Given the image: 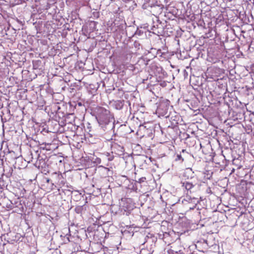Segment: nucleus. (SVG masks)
<instances>
[{
    "label": "nucleus",
    "instance_id": "obj_1",
    "mask_svg": "<svg viewBox=\"0 0 254 254\" xmlns=\"http://www.w3.org/2000/svg\"><path fill=\"white\" fill-rule=\"evenodd\" d=\"M96 119L104 131L109 132L115 128V119L110 111L99 107L96 109Z\"/></svg>",
    "mask_w": 254,
    "mask_h": 254
},
{
    "label": "nucleus",
    "instance_id": "obj_2",
    "mask_svg": "<svg viewBox=\"0 0 254 254\" xmlns=\"http://www.w3.org/2000/svg\"><path fill=\"white\" fill-rule=\"evenodd\" d=\"M241 34L239 35V40H241L242 38L244 39L243 43H241V48L242 50L244 51H248L250 47V38L249 34L244 30H241Z\"/></svg>",
    "mask_w": 254,
    "mask_h": 254
},
{
    "label": "nucleus",
    "instance_id": "obj_3",
    "mask_svg": "<svg viewBox=\"0 0 254 254\" xmlns=\"http://www.w3.org/2000/svg\"><path fill=\"white\" fill-rule=\"evenodd\" d=\"M157 241V238L153 234H148L144 238V241L142 245L146 248H153Z\"/></svg>",
    "mask_w": 254,
    "mask_h": 254
},
{
    "label": "nucleus",
    "instance_id": "obj_4",
    "mask_svg": "<svg viewBox=\"0 0 254 254\" xmlns=\"http://www.w3.org/2000/svg\"><path fill=\"white\" fill-rule=\"evenodd\" d=\"M40 156L38 154L37 158L38 162H37V164H38L39 168L41 169L42 173L47 174L49 173V166L47 164L48 160L47 158L43 159V158H40Z\"/></svg>",
    "mask_w": 254,
    "mask_h": 254
},
{
    "label": "nucleus",
    "instance_id": "obj_5",
    "mask_svg": "<svg viewBox=\"0 0 254 254\" xmlns=\"http://www.w3.org/2000/svg\"><path fill=\"white\" fill-rule=\"evenodd\" d=\"M164 23H162L158 18L155 16V19L153 20V25L151 29L158 33H160L164 29Z\"/></svg>",
    "mask_w": 254,
    "mask_h": 254
},
{
    "label": "nucleus",
    "instance_id": "obj_6",
    "mask_svg": "<svg viewBox=\"0 0 254 254\" xmlns=\"http://www.w3.org/2000/svg\"><path fill=\"white\" fill-rule=\"evenodd\" d=\"M241 214L239 215V220L243 219L244 220L241 221V225L243 230L247 231L249 228V220L248 217L246 216V214L244 212L241 211Z\"/></svg>",
    "mask_w": 254,
    "mask_h": 254
},
{
    "label": "nucleus",
    "instance_id": "obj_7",
    "mask_svg": "<svg viewBox=\"0 0 254 254\" xmlns=\"http://www.w3.org/2000/svg\"><path fill=\"white\" fill-rule=\"evenodd\" d=\"M1 150L3 152L4 154L8 157V156H12L13 158H16V157L14 155L15 152L13 151H10L8 148H7V143L3 142L1 144ZM7 159V157L5 158Z\"/></svg>",
    "mask_w": 254,
    "mask_h": 254
},
{
    "label": "nucleus",
    "instance_id": "obj_8",
    "mask_svg": "<svg viewBox=\"0 0 254 254\" xmlns=\"http://www.w3.org/2000/svg\"><path fill=\"white\" fill-rule=\"evenodd\" d=\"M163 8L162 5H154L151 6V12L153 13V15L158 14L162 13Z\"/></svg>",
    "mask_w": 254,
    "mask_h": 254
},
{
    "label": "nucleus",
    "instance_id": "obj_9",
    "mask_svg": "<svg viewBox=\"0 0 254 254\" xmlns=\"http://www.w3.org/2000/svg\"><path fill=\"white\" fill-rule=\"evenodd\" d=\"M229 220H230V224L231 225L232 227L235 226L237 222V215L235 212H234L233 214L229 215Z\"/></svg>",
    "mask_w": 254,
    "mask_h": 254
},
{
    "label": "nucleus",
    "instance_id": "obj_10",
    "mask_svg": "<svg viewBox=\"0 0 254 254\" xmlns=\"http://www.w3.org/2000/svg\"><path fill=\"white\" fill-rule=\"evenodd\" d=\"M125 104V101L123 100H117L114 101L113 103V106L117 110H121Z\"/></svg>",
    "mask_w": 254,
    "mask_h": 254
},
{
    "label": "nucleus",
    "instance_id": "obj_11",
    "mask_svg": "<svg viewBox=\"0 0 254 254\" xmlns=\"http://www.w3.org/2000/svg\"><path fill=\"white\" fill-rule=\"evenodd\" d=\"M182 186L185 187V189L188 190L190 191V192H191V189H192L194 187V185L192 184V183H190L189 181H185L184 182L182 183Z\"/></svg>",
    "mask_w": 254,
    "mask_h": 254
},
{
    "label": "nucleus",
    "instance_id": "obj_12",
    "mask_svg": "<svg viewBox=\"0 0 254 254\" xmlns=\"http://www.w3.org/2000/svg\"><path fill=\"white\" fill-rule=\"evenodd\" d=\"M153 252V248H147V249L142 248L140 251V253L141 254H152Z\"/></svg>",
    "mask_w": 254,
    "mask_h": 254
},
{
    "label": "nucleus",
    "instance_id": "obj_13",
    "mask_svg": "<svg viewBox=\"0 0 254 254\" xmlns=\"http://www.w3.org/2000/svg\"><path fill=\"white\" fill-rule=\"evenodd\" d=\"M168 253L169 254H184L181 250L176 251L174 250L170 249L168 250Z\"/></svg>",
    "mask_w": 254,
    "mask_h": 254
},
{
    "label": "nucleus",
    "instance_id": "obj_14",
    "mask_svg": "<svg viewBox=\"0 0 254 254\" xmlns=\"http://www.w3.org/2000/svg\"><path fill=\"white\" fill-rule=\"evenodd\" d=\"M67 190L71 192L72 195H75V196H77L78 198L81 196V193H80L77 190H72L70 189L68 190Z\"/></svg>",
    "mask_w": 254,
    "mask_h": 254
},
{
    "label": "nucleus",
    "instance_id": "obj_15",
    "mask_svg": "<svg viewBox=\"0 0 254 254\" xmlns=\"http://www.w3.org/2000/svg\"><path fill=\"white\" fill-rule=\"evenodd\" d=\"M175 160L177 161H180L181 163L183 162L184 160V159L182 155L180 154H177Z\"/></svg>",
    "mask_w": 254,
    "mask_h": 254
},
{
    "label": "nucleus",
    "instance_id": "obj_16",
    "mask_svg": "<svg viewBox=\"0 0 254 254\" xmlns=\"http://www.w3.org/2000/svg\"><path fill=\"white\" fill-rule=\"evenodd\" d=\"M83 206H77L75 208V211L78 213H81L83 210Z\"/></svg>",
    "mask_w": 254,
    "mask_h": 254
},
{
    "label": "nucleus",
    "instance_id": "obj_17",
    "mask_svg": "<svg viewBox=\"0 0 254 254\" xmlns=\"http://www.w3.org/2000/svg\"><path fill=\"white\" fill-rule=\"evenodd\" d=\"M41 64V61H36L33 63V68L34 69H38L39 67V64Z\"/></svg>",
    "mask_w": 254,
    "mask_h": 254
},
{
    "label": "nucleus",
    "instance_id": "obj_18",
    "mask_svg": "<svg viewBox=\"0 0 254 254\" xmlns=\"http://www.w3.org/2000/svg\"><path fill=\"white\" fill-rule=\"evenodd\" d=\"M107 157H108V158H107V160L109 161H112L114 158V155H111L110 154V153H107Z\"/></svg>",
    "mask_w": 254,
    "mask_h": 254
},
{
    "label": "nucleus",
    "instance_id": "obj_19",
    "mask_svg": "<svg viewBox=\"0 0 254 254\" xmlns=\"http://www.w3.org/2000/svg\"><path fill=\"white\" fill-rule=\"evenodd\" d=\"M236 171V169L235 168H233L231 170V172L230 174V175H229V177L231 178V177H234L235 176V172Z\"/></svg>",
    "mask_w": 254,
    "mask_h": 254
},
{
    "label": "nucleus",
    "instance_id": "obj_20",
    "mask_svg": "<svg viewBox=\"0 0 254 254\" xmlns=\"http://www.w3.org/2000/svg\"><path fill=\"white\" fill-rule=\"evenodd\" d=\"M145 180H146L145 177H141V178L138 179V180L136 182L138 183H141L144 182L145 181Z\"/></svg>",
    "mask_w": 254,
    "mask_h": 254
},
{
    "label": "nucleus",
    "instance_id": "obj_21",
    "mask_svg": "<svg viewBox=\"0 0 254 254\" xmlns=\"http://www.w3.org/2000/svg\"><path fill=\"white\" fill-rule=\"evenodd\" d=\"M93 14L94 17L96 18H98L99 17V13L98 11H95L93 13Z\"/></svg>",
    "mask_w": 254,
    "mask_h": 254
},
{
    "label": "nucleus",
    "instance_id": "obj_22",
    "mask_svg": "<svg viewBox=\"0 0 254 254\" xmlns=\"http://www.w3.org/2000/svg\"><path fill=\"white\" fill-rule=\"evenodd\" d=\"M245 90H247H247H248V88H247L246 89H245L244 88V87H242V88H241V91H239V92H242L245 91Z\"/></svg>",
    "mask_w": 254,
    "mask_h": 254
},
{
    "label": "nucleus",
    "instance_id": "obj_23",
    "mask_svg": "<svg viewBox=\"0 0 254 254\" xmlns=\"http://www.w3.org/2000/svg\"><path fill=\"white\" fill-rule=\"evenodd\" d=\"M246 134L245 133H242V134H240V137L241 138L242 137H243V138L245 137V136H246Z\"/></svg>",
    "mask_w": 254,
    "mask_h": 254
},
{
    "label": "nucleus",
    "instance_id": "obj_24",
    "mask_svg": "<svg viewBox=\"0 0 254 254\" xmlns=\"http://www.w3.org/2000/svg\"><path fill=\"white\" fill-rule=\"evenodd\" d=\"M46 182L47 183H49L51 182V180L49 178H46Z\"/></svg>",
    "mask_w": 254,
    "mask_h": 254
},
{
    "label": "nucleus",
    "instance_id": "obj_25",
    "mask_svg": "<svg viewBox=\"0 0 254 254\" xmlns=\"http://www.w3.org/2000/svg\"><path fill=\"white\" fill-rule=\"evenodd\" d=\"M182 152L183 153H187V152H186V150H185V149H183L182 151Z\"/></svg>",
    "mask_w": 254,
    "mask_h": 254
},
{
    "label": "nucleus",
    "instance_id": "obj_26",
    "mask_svg": "<svg viewBox=\"0 0 254 254\" xmlns=\"http://www.w3.org/2000/svg\"><path fill=\"white\" fill-rule=\"evenodd\" d=\"M243 41H244V39L243 38L241 39V40H239V41H241L240 44L241 45V43H243Z\"/></svg>",
    "mask_w": 254,
    "mask_h": 254
},
{
    "label": "nucleus",
    "instance_id": "obj_27",
    "mask_svg": "<svg viewBox=\"0 0 254 254\" xmlns=\"http://www.w3.org/2000/svg\"><path fill=\"white\" fill-rule=\"evenodd\" d=\"M246 143V142H243V144H242V145H243V146L244 147H245Z\"/></svg>",
    "mask_w": 254,
    "mask_h": 254
},
{
    "label": "nucleus",
    "instance_id": "obj_28",
    "mask_svg": "<svg viewBox=\"0 0 254 254\" xmlns=\"http://www.w3.org/2000/svg\"><path fill=\"white\" fill-rule=\"evenodd\" d=\"M239 18H241V11H239Z\"/></svg>",
    "mask_w": 254,
    "mask_h": 254
},
{
    "label": "nucleus",
    "instance_id": "obj_29",
    "mask_svg": "<svg viewBox=\"0 0 254 254\" xmlns=\"http://www.w3.org/2000/svg\"><path fill=\"white\" fill-rule=\"evenodd\" d=\"M125 2H127V1H131V0H123Z\"/></svg>",
    "mask_w": 254,
    "mask_h": 254
},
{
    "label": "nucleus",
    "instance_id": "obj_30",
    "mask_svg": "<svg viewBox=\"0 0 254 254\" xmlns=\"http://www.w3.org/2000/svg\"><path fill=\"white\" fill-rule=\"evenodd\" d=\"M235 160H236V159H234L233 160V164H234V161H235Z\"/></svg>",
    "mask_w": 254,
    "mask_h": 254
},
{
    "label": "nucleus",
    "instance_id": "obj_31",
    "mask_svg": "<svg viewBox=\"0 0 254 254\" xmlns=\"http://www.w3.org/2000/svg\"><path fill=\"white\" fill-rule=\"evenodd\" d=\"M127 103H128V104H129V105H130V102H129V101H127Z\"/></svg>",
    "mask_w": 254,
    "mask_h": 254
},
{
    "label": "nucleus",
    "instance_id": "obj_32",
    "mask_svg": "<svg viewBox=\"0 0 254 254\" xmlns=\"http://www.w3.org/2000/svg\"><path fill=\"white\" fill-rule=\"evenodd\" d=\"M240 53H241V55H242V56H243V53H242V52H240Z\"/></svg>",
    "mask_w": 254,
    "mask_h": 254
},
{
    "label": "nucleus",
    "instance_id": "obj_33",
    "mask_svg": "<svg viewBox=\"0 0 254 254\" xmlns=\"http://www.w3.org/2000/svg\"><path fill=\"white\" fill-rule=\"evenodd\" d=\"M237 167V170L238 169V167H237V166H236Z\"/></svg>",
    "mask_w": 254,
    "mask_h": 254
},
{
    "label": "nucleus",
    "instance_id": "obj_34",
    "mask_svg": "<svg viewBox=\"0 0 254 254\" xmlns=\"http://www.w3.org/2000/svg\"><path fill=\"white\" fill-rule=\"evenodd\" d=\"M31 254H35V253H32Z\"/></svg>",
    "mask_w": 254,
    "mask_h": 254
}]
</instances>
